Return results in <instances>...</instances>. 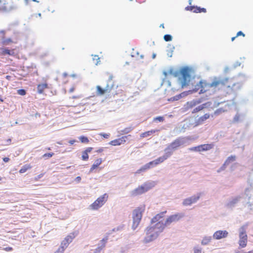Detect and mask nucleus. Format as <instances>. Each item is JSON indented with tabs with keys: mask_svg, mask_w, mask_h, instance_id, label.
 I'll return each mask as SVG.
<instances>
[{
	"mask_svg": "<svg viewBox=\"0 0 253 253\" xmlns=\"http://www.w3.org/2000/svg\"><path fill=\"white\" fill-rule=\"evenodd\" d=\"M126 138L127 136H124L121 138L111 141L109 144L112 146L120 145L122 144H124L126 142Z\"/></svg>",
	"mask_w": 253,
	"mask_h": 253,
	"instance_id": "obj_16",
	"label": "nucleus"
},
{
	"mask_svg": "<svg viewBox=\"0 0 253 253\" xmlns=\"http://www.w3.org/2000/svg\"><path fill=\"white\" fill-rule=\"evenodd\" d=\"M151 168H152V167L149 162L141 167L139 169H137L135 172V173H140L142 172L145 171L146 170L150 169Z\"/></svg>",
	"mask_w": 253,
	"mask_h": 253,
	"instance_id": "obj_29",
	"label": "nucleus"
},
{
	"mask_svg": "<svg viewBox=\"0 0 253 253\" xmlns=\"http://www.w3.org/2000/svg\"><path fill=\"white\" fill-rule=\"evenodd\" d=\"M48 88V84L46 83L39 84L37 86L38 92L42 94L43 91Z\"/></svg>",
	"mask_w": 253,
	"mask_h": 253,
	"instance_id": "obj_26",
	"label": "nucleus"
},
{
	"mask_svg": "<svg viewBox=\"0 0 253 253\" xmlns=\"http://www.w3.org/2000/svg\"><path fill=\"white\" fill-rule=\"evenodd\" d=\"M92 61L94 64H95V65H97L100 62V58L98 57V55H94L93 56Z\"/></svg>",
	"mask_w": 253,
	"mask_h": 253,
	"instance_id": "obj_36",
	"label": "nucleus"
},
{
	"mask_svg": "<svg viewBox=\"0 0 253 253\" xmlns=\"http://www.w3.org/2000/svg\"><path fill=\"white\" fill-rule=\"evenodd\" d=\"M211 240V237H205L202 240L201 244L203 245H207L210 243Z\"/></svg>",
	"mask_w": 253,
	"mask_h": 253,
	"instance_id": "obj_34",
	"label": "nucleus"
},
{
	"mask_svg": "<svg viewBox=\"0 0 253 253\" xmlns=\"http://www.w3.org/2000/svg\"><path fill=\"white\" fill-rule=\"evenodd\" d=\"M172 153L170 152H166V154L162 157H160L157 159L150 162V164L151 165L152 167H155L157 165L162 163L166 160H167L169 157L170 156Z\"/></svg>",
	"mask_w": 253,
	"mask_h": 253,
	"instance_id": "obj_11",
	"label": "nucleus"
},
{
	"mask_svg": "<svg viewBox=\"0 0 253 253\" xmlns=\"http://www.w3.org/2000/svg\"><path fill=\"white\" fill-rule=\"evenodd\" d=\"M0 33L4 35L5 33V32L4 31H1Z\"/></svg>",
	"mask_w": 253,
	"mask_h": 253,
	"instance_id": "obj_59",
	"label": "nucleus"
},
{
	"mask_svg": "<svg viewBox=\"0 0 253 253\" xmlns=\"http://www.w3.org/2000/svg\"><path fill=\"white\" fill-rule=\"evenodd\" d=\"M132 128H131V127H126L125 129H124L123 130H122V132L123 133L126 134V133H128L130 132L132 130Z\"/></svg>",
	"mask_w": 253,
	"mask_h": 253,
	"instance_id": "obj_39",
	"label": "nucleus"
},
{
	"mask_svg": "<svg viewBox=\"0 0 253 253\" xmlns=\"http://www.w3.org/2000/svg\"><path fill=\"white\" fill-rule=\"evenodd\" d=\"M77 234L78 233L77 232L70 233L62 241L60 247L65 250V249L69 246L70 243H71L73 239L76 237Z\"/></svg>",
	"mask_w": 253,
	"mask_h": 253,
	"instance_id": "obj_10",
	"label": "nucleus"
},
{
	"mask_svg": "<svg viewBox=\"0 0 253 253\" xmlns=\"http://www.w3.org/2000/svg\"><path fill=\"white\" fill-rule=\"evenodd\" d=\"M100 135L105 138H108L109 137V134L100 133Z\"/></svg>",
	"mask_w": 253,
	"mask_h": 253,
	"instance_id": "obj_48",
	"label": "nucleus"
},
{
	"mask_svg": "<svg viewBox=\"0 0 253 253\" xmlns=\"http://www.w3.org/2000/svg\"><path fill=\"white\" fill-rule=\"evenodd\" d=\"M159 131V130H158V129H152L150 130H148V131H147L142 133L140 134V137L141 138L147 137H149L150 135H151L152 134L158 132Z\"/></svg>",
	"mask_w": 253,
	"mask_h": 253,
	"instance_id": "obj_28",
	"label": "nucleus"
},
{
	"mask_svg": "<svg viewBox=\"0 0 253 253\" xmlns=\"http://www.w3.org/2000/svg\"><path fill=\"white\" fill-rule=\"evenodd\" d=\"M0 54L2 56H5L6 55L13 56L15 54L14 49H9L7 48H0Z\"/></svg>",
	"mask_w": 253,
	"mask_h": 253,
	"instance_id": "obj_22",
	"label": "nucleus"
},
{
	"mask_svg": "<svg viewBox=\"0 0 253 253\" xmlns=\"http://www.w3.org/2000/svg\"><path fill=\"white\" fill-rule=\"evenodd\" d=\"M17 93L20 95H25L26 94V91L23 89H20L17 90Z\"/></svg>",
	"mask_w": 253,
	"mask_h": 253,
	"instance_id": "obj_42",
	"label": "nucleus"
},
{
	"mask_svg": "<svg viewBox=\"0 0 253 253\" xmlns=\"http://www.w3.org/2000/svg\"><path fill=\"white\" fill-rule=\"evenodd\" d=\"M145 211V206H142L136 208L132 212L133 223L132 227L135 229L139 224L142 218V213Z\"/></svg>",
	"mask_w": 253,
	"mask_h": 253,
	"instance_id": "obj_4",
	"label": "nucleus"
},
{
	"mask_svg": "<svg viewBox=\"0 0 253 253\" xmlns=\"http://www.w3.org/2000/svg\"><path fill=\"white\" fill-rule=\"evenodd\" d=\"M78 97H79L78 96H73V98H77Z\"/></svg>",
	"mask_w": 253,
	"mask_h": 253,
	"instance_id": "obj_62",
	"label": "nucleus"
},
{
	"mask_svg": "<svg viewBox=\"0 0 253 253\" xmlns=\"http://www.w3.org/2000/svg\"><path fill=\"white\" fill-rule=\"evenodd\" d=\"M103 160L101 158L97 159L94 164L91 166L89 171L92 172L95 169L98 168V167L102 164Z\"/></svg>",
	"mask_w": 253,
	"mask_h": 253,
	"instance_id": "obj_25",
	"label": "nucleus"
},
{
	"mask_svg": "<svg viewBox=\"0 0 253 253\" xmlns=\"http://www.w3.org/2000/svg\"><path fill=\"white\" fill-rule=\"evenodd\" d=\"M3 250L6 252H10L13 250V248L12 247H8L3 248Z\"/></svg>",
	"mask_w": 253,
	"mask_h": 253,
	"instance_id": "obj_46",
	"label": "nucleus"
},
{
	"mask_svg": "<svg viewBox=\"0 0 253 253\" xmlns=\"http://www.w3.org/2000/svg\"><path fill=\"white\" fill-rule=\"evenodd\" d=\"M180 73L181 76L178 78V82L181 88H184L190 84L191 80L190 71L188 68L185 67L180 70Z\"/></svg>",
	"mask_w": 253,
	"mask_h": 253,
	"instance_id": "obj_3",
	"label": "nucleus"
},
{
	"mask_svg": "<svg viewBox=\"0 0 253 253\" xmlns=\"http://www.w3.org/2000/svg\"><path fill=\"white\" fill-rule=\"evenodd\" d=\"M228 233L226 230H218L216 231L213 235L214 239L219 240L227 236Z\"/></svg>",
	"mask_w": 253,
	"mask_h": 253,
	"instance_id": "obj_15",
	"label": "nucleus"
},
{
	"mask_svg": "<svg viewBox=\"0 0 253 253\" xmlns=\"http://www.w3.org/2000/svg\"><path fill=\"white\" fill-rule=\"evenodd\" d=\"M201 102V101L200 100H193L192 101H188L184 104L182 108L183 111L184 112H186L200 104Z\"/></svg>",
	"mask_w": 253,
	"mask_h": 253,
	"instance_id": "obj_14",
	"label": "nucleus"
},
{
	"mask_svg": "<svg viewBox=\"0 0 253 253\" xmlns=\"http://www.w3.org/2000/svg\"><path fill=\"white\" fill-rule=\"evenodd\" d=\"M64 250L60 247L54 253H63Z\"/></svg>",
	"mask_w": 253,
	"mask_h": 253,
	"instance_id": "obj_45",
	"label": "nucleus"
},
{
	"mask_svg": "<svg viewBox=\"0 0 253 253\" xmlns=\"http://www.w3.org/2000/svg\"><path fill=\"white\" fill-rule=\"evenodd\" d=\"M183 143V138L179 137L173 141L167 147L165 151L167 150H175L182 145Z\"/></svg>",
	"mask_w": 253,
	"mask_h": 253,
	"instance_id": "obj_12",
	"label": "nucleus"
},
{
	"mask_svg": "<svg viewBox=\"0 0 253 253\" xmlns=\"http://www.w3.org/2000/svg\"><path fill=\"white\" fill-rule=\"evenodd\" d=\"M71 76L73 78H76L77 77V75L76 74H73V75H71Z\"/></svg>",
	"mask_w": 253,
	"mask_h": 253,
	"instance_id": "obj_57",
	"label": "nucleus"
},
{
	"mask_svg": "<svg viewBox=\"0 0 253 253\" xmlns=\"http://www.w3.org/2000/svg\"><path fill=\"white\" fill-rule=\"evenodd\" d=\"M10 78V76H7L6 77V78L7 79H8V80H9Z\"/></svg>",
	"mask_w": 253,
	"mask_h": 253,
	"instance_id": "obj_60",
	"label": "nucleus"
},
{
	"mask_svg": "<svg viewBox=\"0 0 253 253\" xmlns=\"http://www.w3.org/2000/svg\"><path fill=\"white\" fill-rule=\"evenodd\" d=\"M44 174V173H42L39 174L38 175L35 176L34 178V180L35 181H38L40 178H41L43 176Z\"/></svg>",
	"mask_w": 253,
	"mask_h": 253,
	"instance_id": "obj_40",
	"label": "nucleus"
},
{
	"mask_svg": "<svg viewBox=\"0 0 253 253\" xmlns=\"http://www.w3.org/2000/svg\"><path fill=\"white\" fill-rule=\"evenodd\" d=\"M107 241V237H105L102 239L100 242L99 246L95 250V253H98L100 252L101 250L105 247Z\"/></svg>",
	"mask_w": 253,
	"mask_h": 253,
	"instance_id": "obj_23",
	"label": "nucleus"
},
{
	"mask_svg": "<svg viewBox=\"0 0 253 253\" xmlns=\"http://www.w3.org/2000/svg\"><path fill=\"white\" fill-rule=\"evenodd\" d=\"M160 26L162 27L163 28H164V25L163 24H161Z\"/></svg>",
	"mask_w": 253,
	"mask_h": 253,
	"instance_id": "obj_63",
	"label": "nucleus"
},
{
	"mask_svg": "<svg viewBox=\"0 0 253 253\" xmlns=\"http://www.w3.org/2000/svg\"><path fill=\"white\" fill-rule=\"evenodd\" d=\"M189 150H190V151H198V152H199L198 146H196V147H194L190 148L189 149Z\"/></svg>",
	"mask_w": 253,
	"mask_h": 253,
	"instance_id": "obj_47",
	"label": "nucleus"
},
{
	"mask_svg": "<svg viewBox=\"0 0 253 253\" xmlns=\"http://www.w3.org/2000/svg\"><path fill=\"white\" fill-rule=\"evenodd\" d=\"M240 230L241 231L239 233V245L240 248H244L247 246L248 236L244 226L241 227Z\"/></svg>",
	"mask_w": 253,
	"mask_h": 253,
	"instance_id": "obj_9",
	"label": "nucleus"
},
{
	"mask_svg": "<svg viewBox=\"0 0 253 253\" xmlns=\"http://www.w3.org/2000/svg\"><path fill=\"white\" fill-rule=\"evenodd\" d=\"M7 3L5 0H0V11L5 12L8 9Z\"/></svg>",
	"mask_w": 253,
	"mask_h": 253,
	"instance_id": "obj_30",
	"label": "nucleus"
},
{
	"mask_svg": "<svg viewBox=\"0 0 253 253\" xmlns=\"http://www.w3.org/2000/svg\"><path fill=\"white\" fill-rule=\"evenodd\" d=\"M240 36H242L243 37H245V35L242 31H239L237 33L236 37H238Z\"/></svg>",
	"mask_w": 253,
	"mask_h": 253,
	"instance_id": "obj_49",
	"label": "nucleus"
},
{
	"mask_svg": "<svg viewBox=\"0 0 253 253\" xmlns=\"http://www.w3.org/2000/svg\"><path fill=\"white\" fill-rule=\"evenodd\" d=\"M183 215L181 213H177L169 216L165 221V223H164L165 226L168 225L170 224L172 222H174L178 221L182 217Z\"/></svg>",
	"mask_w": 253,
	"mask_h": 253,
	"instance_id": "obj_13",
	"label": "nucleus"
},
{
	"mask_svg": "<svg viewBox=\"0 0 253 253\" xmlns=\"http://www.w3.org/2000/svg\"><path fill=\"white\" fill-rule=\"evenodd\" d=\"M199 89V93H203L207 91L211 90V83H208L204 80L200 81L195 85V87L193 89V91L196 92Z\"/></svg>",
	"mask_w": 253,
	"mask_h": 253,
	"instance_id": "obj_7",
	"label": "nucleus"
},
{
	"mask_svg": "<svg viewBox=\"0 0 253 253\" xmlns=\"http://www.w3.org/2000/svg\"><path fill=\"white\" fill-rule=\"evenodd\" d=\"M164 39L166 42H169L172 40V37L170 35H165L164 37Z\"/></svg>",
	"mask_w": 253,
	"mask_h": 253,
	"instance_id": "obj_38",
	"label": "nucleus"
},
{
	"mask_svg": "<svg viewBox=\"0 0 253 253\" xmlns=\"http://www.w3.org/2000/svg\"><path fill=\"white\" fill-rule=\"evenodd\" d=\"M13 42L10 38L5 39V38H2V41H1V44L3 46H6L9 45L11 43H13Z\"/></svg>",
	"mask_w": 253,
	"mask_h": 253,
	"instance_id": "obj_33",
	"label": "nucleus"
},
{
	"mask_svg": "<svg viewBox=\"0 0 253 253\" xmlns=\"http://www.w3.org/2000/svg\"><path fill=\"white\" fill-rule=\"evenodd\" d=\"M103 151H104V149L103 148H99L98 150H96V152H97V153H101Z\"/></svg>",
	"mask_w": 253,
	"mask_h": 253,
	"instance_id": "obj_52",
	"label": "nucleus"
},
{
	"mask_svg": "<svg viewBox=\"0 0 253 253\" xmlns=\"http://www.w3.org/2000/svg\"><path fill=\"white\" fill-rule=\"evenodd\" d=\"M2 160L5 163H7L9 161V158L8 157H4L2 159Z\"/></svg>",
	"mask_w": 253,
	"mask_h": 253,
	"instance_id": "obj_51",
	"label": "nucleus"
},
{
	"mask_svg": "<svg viewBox=\"0 0 253 253\" xmlns=\"http://www.w3.org/2000/svg\"><path fill=\"white\" fill-rule=\"evenodd\" d=\"M32 1L37 2H39V1L37 0H32Z\"/></svg>",
	"mask_w": 253,
	"mask_h": 253,
	"instance_id": "obj_64",
	"label": "nucleus"
},
{
	"mask_svg": "<svg viewBox=\"0 0 253 253\" xmlns=\"http://www.w3.org/2000/svg\"><path fill=\"white\" fill-rule=\"evenodd\" d=\"M76 179L78 182H80L81 180V177L80 176H77Z\"/></svg>",
	"mask_w": 253,
	"mask_h": 253,
	"instance_id": "obj_55",
	"label": "nucleus"
},
{
	"mask_svg": "<svg viewBox=\"0 0 253 253\" xmlns=\"http://www.w3.org/2000/svg\"><path fill=\"white\" fill-rule=\"evenodd\" d=\"M236 157L235 156H231L226 159L224 165H228L231 162H233L235 160Z\"/></svg>",
	"mask_w": 253,
	"mask_h": 253,
	"instance_id": "obj_35",
	"label": "nucleus"
},
{
	"mask_svg": "<svg viewBox=\"0 0 253 253\" xmlns=\"http://www.w3.org/2000/svg\"><path fill=\"white\" fill-rule=\"evenodd\" d=\"M186 9L193 11L194 13H206L207 12L206 8L195 6H188L186 7Z\"/></svg>",
	"mask_w": 253,
	"mask_h": 253,
	"instance_id": "obj_19",
	"label": "nucleus"
},
{
	"mask_svg": "<svg viewBox=\"0 0 253 253\" xmlns=\"http://www.w3.org/2000/svg\"><path fill=\"white\" fill-rule=\"evenodd\" d=\"M199 198L200 195L197 196H192L190 198L185 199L183 202V204L184 206H190L191 204L196 202Z\"/></svg>",
	"mask_w": 253,
	"mask_h": 253,
	"instance_id": "obj_17",
	"label": "nucleus"
},
{
	"mask_svg": "<svg viewBox=\"0 0 253 253\" xmlns=\"http://www.w3.org/2000/svg\"><path fill=\"white\" fill-rule=\"evenodd\" d=\"M153 121H159V122H163L164 121V118L163 117H162V116H159V117H157L156 118H154V119H153Z\"/></svg>",
	"mask_w": 253,
	"mask_h": 253,
	"instance_id": "obj_41",
	"label": "nucleus"
},
{
	"mask_svg": "<svg viewBox=\"0 0 253 253\" xmlns=\"http://www.w3.org/2000/svg\"><path fill=\"white\" fill-rule=\"evenodd\" d=\"M237 37H236V36L235 37H232L231 38V41H234L235 40V39L237 38Z\"/></svg>",
	"mask_w": 253,
	"mask_h": 253,
	"instance_id": "obj_58",
	"label": "nucleus"
},
{
	"mask_svg": "<svg viewBox=\"0 0 253 253\" xmlns=\"http://www.w3.org/2000/svg\"><path fill=\"white\" fill-rule=\"evenodd\" d=\"M151 188L150 184L145 183L142 185L138 186L131 192V196L135 197L148 191Z\"/></svg>",
	"mask_w": 253,
	"mask_h": 253,
	"instance_id": "obj_8",
	"label": "nucleus"
},
{
	"mask_svg": "<svg viewBox=\"0 0 253 253\" xmlns=\"http://www.w3.org/2000/svg\"><path fill=\"white\" fill-rule=\"evenodd\" d=\"M74 89H75V88H74V87H72V88H71L70 89V92H73V91H74Z\"/></svg>",
	"mask_w": 253,
	"mask_h": 253,
	"instance_id": "obj_56",
	"label": "nucleus"
},
{
	"mask_svg": "<svg viewBox=\"0 0 253 253\" xmlns=\"http://www.w3.org/2000/svg\"><path fill=\"white\" fill-rule=\"evenodd\" d=\"M191 91L189 90L188 91H184L183 92L177 95H175L172 97H171L169 99H168V101H177L180 99V98L184 97L186 96H187L189 93H191Z\"/></svg>",
	"mask_w": 253,
	"mask_h": 253,
	"instance_id": "obj_21",
	"label": "nucleus"
},
{
	"mask_svg": "<svg viewBox=\"0 0 253 253\" xmlns=\"http://www.w3.org/2000/svg\"><path fill=\"white\" fill-rule=\"evenodd\" d=\"M79 139L81 142L83 143H88L89 142V140L87 137L84 136H80Z\"/></svg>",
	"mask_w": 253,
	"mask_h": 253,
	"instance_id": "obj_37",
	"label": "nucleus"
},
{
	"mask_svg": "<svg viewBox=\"0 0 253 253\" xmlns=\"http://www.w3.org/2000/svg\"><path fill=\"white\" fill-rule=\"evenodd\" d=\"M76 142V140H71L69 141V143L71 144V145H73L74 144V143Z\"/></svg>",
	"mask_w": 253,
	"mask_h": 253,
	"instance_id": "obj_53",
	"label": "nucleus"
},
{
	"mask_svg": "<svg viewBox=\"0 0 253 253\" xmlns=\"http://www.w3.org/2000/svg\"><path fill=\"white\" fill-rule=\"evenodd\" d=\"M108 194L105 193L99 196L92 204L90 205V208L92 210H97L102 207L108 199Z\"/></svg>",
	"mask_w": 253,
	"mask_h": 253,
	"instance_id": "obj_6",
	"label": "nucleus"
},
{
	"mask_svg": "<svg viewBox=\"0 0 253 253\" xmlns=\"http://www.w3.org/2000/svg\"><path fill=\"white\" fill-rule=\"evenodd\" d=\"M54 155V153H45L44 154L42 157L43 158H50L51 157H52Z\"/></svg>",
	"mask_w": 253,
	"mask_h": 253,
	"instance_id": "obj_43",
	"label": "nucleus"
},
{
	"mask_svg": "<svg viewBox=\"0 0 253 253\" xmlns=\"http://www.w3.org/2000/svg\"><path fill=\"white\" fill-rule=\"evenodd\" d=\"M227 79H221L217 78H214L211 83V90L213 92H215L225 87V86H227Z\"/></svg>",
	"mask_w": 253,
	"mask_h": 253,
	"instance_id": "obj_5",
	"label": "nucleus"
},
{
	"mask_svg": "<svg viewBox=\"0 0 253 253\" xmlns=\"http://www.w3.org/2000/svg\"><path fill=\"white\" fill-rule=\"evenodd\" d=\"M165 228L164 223L157 222L154 227H147L146 229V236L143 239V242L148 243L157 238L159 233L162 232Z\"/></svg>",
	"mask_w": 253,
	"mask_h": 253,
	"instance_id": "obj_2",
	"label": "nucleus"
},
{
	"mask_svg": "<svg viewBox=\"0 0 253 253\" xmlns=\"http://www.w3.org/2000/svg\"><path fill=\"white\" fill-rule=\"evenodd\" d=\"M11 139L9 138L6 140L7 145H9L11 143Z\"/></svg>",
	"mask_w": 253,
	"mask_h": 253,
	"instance_id": "obj_54",
	"label": "nucleus"
},
{
	"mask_svg": "<svg viewBox=\"0 0 253 253\" xmlns=\"http://www.w3.org/2000/svg\"><path fill=\"white\" fill-rule=\"evenodd\" d=\"M93 148L92 147H87L86 149L82 152V159L84 161H87L88 159V153H90Z\"/></svg>",
	"mask_w": 253,
	"mask_h": 253,
	"instance_id": "obj_27",
	"label": "nucleus"
},
{
	"mask_svg": "<svg viewBox=\"0 0 253 253\" xmlns=\"http://www.w3.org/2000/svg\"><path fill=\"white\" fill-rule=\"evenodd\" d=\"M224 111L222 110L221 109H217L214 112V114L215 115H219L220 113H221L222 112H223Z\"/></svg>",
	"mask_w": 253,
	"mask_h": 253,
	"instance_id": "obj_44",
	"label": "nucleus"
},
{
	"mask_svg": "<svg viewBox=\"0 0 253 253\" xmlns=\"http://www.w3.org/2000/svg\"><path fill=\"white\" fill-rule=\"evenodd\" d=\"M213 147V144H205L198 146L199 152L211 150Z\"/></svg>",
	"mask_w": 253,
	"mask_h": 253,
	"instance_id": "obj_24",
	"label": "nucleus"
},
{
	"mask_svg": "<svg viewBox=\"0 0 253 253\" xmlns=\"http://www.w3.org/2000/svg\"><path fill=\"white\" fill-rule=\"evenodd\" d=\"M63 76H64V77H66V76H67V73H64V74H63Z\"/></svg>",
	"mask_w": 253,
	"mask_h": 253,
	"instance_id": "obj_61",
	"label": "nucleus"
},
{
	"mask_svg": "<svg viewBox=\"0 0 253 253\" xmlns=\"http://www.w3.org/2000/svg\"><path fill=\"white\" fill-rule=\"evenodd\" d=\"M194 253H202L201 249L195 248L194 249Z\"/></svg>",
	"mask_w": 253,
	"mask_h": 253,
	"instance_id": "obj_50",
	"label": "nucleus"
},
{
	"mask_svg": "<svg viewBox=\"0 0 253 253\" xmlns=\"http://www.w3.org/2000/svg\"><path fill=\"white\" fill-rule=\"evenodd\" d=\"M207 107V103L203 104L201 105L198 106L197 107L194 108L193 110L192 111V113L194 114L197 113L204 108Z\"/></svg>",
	"mask_w": 253,
	"mask_h": 253,
	"instance_id": "obj_31",
	"label": "nucleus"
},
{
	"mask_svg": "<svg viewBox=\"0 0 253 253\" xmlns=\"http://www.w3.org/2000/svg\"><path fill=\"white\" fill-rule=\"evenodd\" d=\"M113 77L112 75L109 76L107 85L104 88H102L99 85L96 86V93L97 95L102 96L105 94H108L114 96L116 95L122 93V89L114 91V88H117L119 86L118 85H115L114 82L113 81Z\"/></svg>",
	"mask_w": 253,
	"mask_h": 253,
	"instance_id": "obj_1",
	"label": "nucleus"
},
{
	"mask_svg": "<svg viewBox=\"0 0 253 253\" xmlns=\"http://www.w3.org/2000/svg\"><path fill=\"white\" fill-rule=\"evenodd\" d=\"M32 168V166L29 164H26L24 165L22 168L19 170V172L20 173H23L26 172L28 170Z\"/></svg>",
	"mask_w": 253,
	"mask_h": 253,
	"instance_id": "obj_32",
	"label": "nucleus"
},
{
	"mask_svg": "<svg viewBox=\"0 0 253 253\" xmlns=\"http://www.w3.org/2000/svg\"><path fill=\"white\" fill-rule=\"evenodd\" d=\"M167 212V211H163V212H161L159 213H158L154 217H153L152 218V219H151V223H154L155 222H161V223H163V222H162L161 221V219L162 218H163V217H164L165 216V214Z\"/></svg>",
	"mask_w": 253,
	"mask_h": 253,
	"instance_id": "obj_20",
	"label": "nucleus"
},
{
	"mask_svg": "<svg viewBox=\"0 0 253 253\" xmlns=\"http://www.w3.org/2000/svg\"><path fill=\"white\" fill-rule=\"evenodd\" d=\"M210 117V115L209 113H206L203 116L199 118L195 121L194 126H197L199 125L203 124L207 120L209 119Z\"/></svg>",
	"mask_w": 253,
	"mask_h": 253,
	"instance_id": "obj_18",
	"label": "nucleus"
}]
</instances>
